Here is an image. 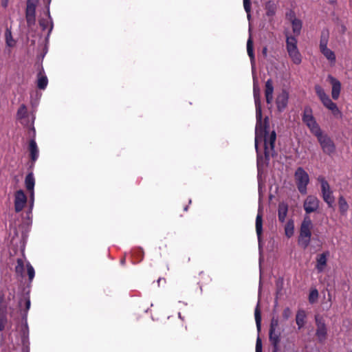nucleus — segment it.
<instances>
[{"label":"nucleus","instance_id":"nucleus-37","mask_svg":"<svg viewBox=\"0 0 352 352\" xmlns=\"http://www.w3.org/2000/svg\"><path fill=\"white\" fill-rule=\"evenodd\" d=\"M254 317L258 331H261V315L258 305L256 306L254 310Z\"/></svg>","mask_w":352,"mask_h":352},{"label":"nucleus","instance_id":"nucleus-52","mask_svg":"<svg viewBox=\"0 0 352 352\" xmlns=\"http://www.w3.org/2000/svg\"><path fill=\"white\" fill-rule=\"evenodd\" d=\"M162 281L164 283H166V279L164 278H159L158 280H157L158 285H160V283H162Z\"/></svg>","mask_w":352,"mask_h":352},{"label":"nucleus","instance_id":"nucleus-48","mask_svg":"<svg viewBox=\"0 0 352 352\" xmlns=\"http://www.w3.org/2000/svg\"><path fill=\"white\" fill-rule=\"evenodd\" d=\"M290 313V310L289 308H286L284 311H283V317L285 318V319H287L288 317H289V314Z\"/></svg>","mask_w":352,"mask_h":352},{"label":"nucleus","instance_id":"nucleus-45","mask_svg":"<svg viewBox=\"0 0 352 352\" xmlns=\"http://www.w3.org/2000/svg\"><path fill=\"white\" fill-rule=\"evenodd\" d=\"M256 352H262V341L260 337H258L256 339Z\"/></svg>","mask_w":352,"mask_h":352},{"label":"nucleus","instance_id":"nucleus-38","mask_svg":"<svg viewBox=\"0 0 352 352\" xmlns=\"http://www.w3.org/2000/svg\"><path fill=\"white\" fill-rule=\"evenodd\" d=\"M5 38L6 45L9 47H13L15 45V41L12 38V32L10 30L7 29L5 32Z\"/></svg>","mask_w":352,"mask_h":352},{"label":"nucleus","instance_id":"nucleus-49","mask_svg":"<svg viewBox=\"0 0 352 352\" xmlns=\"http://www.w3.org/2000/svg\"><path fill=\"white\" fill-rule=\"evenodd\" d=\"M9 0H1V6L4 8H6L8 6Z\"/></svg>","mask_w":352,"mask_h":352},{"label":"nucleus","instance_id":"nucleus-20","mask_svg":"<svg viewBox=\"0 0 352 352\" xmlns=\"http://www.w3.org/2000/svg\"><path fill=\"white\" fill-rule=\"evenodd\" d=\"M265 10L267 16L272 18L277 10V3L274 1H268L265 4Z\"/></svg>","mask_w":352,"mask_h":352},{"label":"nucleus","instance_id":"nucleus-54","mask_svg":"<svg viewBox=\"0 0 352 352\" xmlns=\"http://www.w3.org/2000/svg\"><path fill=\"white\" fill-rule=\"evenodd\" d=\"M125 262H126V258H125V256H124L121 260H120V263L121 265H124L125 264Z\"/></svg>","mask_w":352,"mask_h":352},{"label":"nucleus","instance_id":"nucleus-10","mask_svg":"<svg viewBox=\"0 0 352 352\" xmlns=\"http://www.w3.org/2000/svg\"><path fill=\"white\" fill-rule=\"evenodd\" d=\"M289 101V92L286 89H282L276 98V104L277 110L279 112H283L287 107Z\"/></svg>","mask_w":352,"mask_h":352},{"label":"nucleus","instance_id":"nucleus-36","mask_svg":"<svg viewBox=\"0 0 352 352\" xmlns=\"http://www.w3.org/2000/svg\"><path fill=\"white\" fill-rule=\"evenodd\" d=\"M314 89L316 94H317L321 102L326 99L327 97H329V96L325 93L324 90L320 85H315Z\"/></svg>","mask_w":352,"mask_h":352},{"label":"nucleus","instance_id":"nucleus-5","mask_svg":"<svg viewBox=\"0 0 352 352\" xmlns=\"http://www.w3.org/2000/svg\"><path fill=\"white\" fill-rule=\"evenodd\" d=\"M294 176L298 191L302 195H305L307 193V186L309 182L308 173L302 167H298Z\"/></svg>","mask_w":352,"mask_h":352},{"label":"nucleus","instance_id":"nucleus-18","mask_svg":"<svg viewBox=\"0 0 352 352\" xmlns=\"http://www.w3.org/2000/svg\"><path fill=\"white\" fill-rule=\"evenodd\" d=\"M274 85L271 78L265 82V96L267 104H270L273 101Z\"/></svg>","mask_w":352,"mask_h":352},{"label":"nucleus","instance_id":"nucleus-58","mask_svg":"<svg viewBox=\"0 0 352 352\" xmlns=\"http://www.w3.org/2000/svg\"><path fill=\"white\" fill-rule=\"evenodd\" d=\"M199 284H200V289H201L202 286H203V283H199Z\"/></svg>","mask_w":352,"mask_h":352},{"label":"nucleus","instance_id":"nucleus-32","mask_svg":"<svg viewBox=\"0 0 352 352\" xmlns=\"http://www.w3.org/2000/svg\"><path fill=\"white\" fill-rule=\"evenodd\" d=\"M329 33L328 30H323L321 32L320 39V45L319 47L322 48L327 47L328 41H329Z\"/></svg>","mask_w":352,"mask_h":352},{"label":"nucleus","instance_id":"nucleus-35","mask_svg":"<svg viewBox=\"0 0 352 352\" xmlns=\"http://www.w3.org/2000/svg\"><path fill=\"white\" fill-rule=\"evenodd\" d=\"M247 52L251 60V62L254 61V46H253V41L251 36L249 37L247 41Z\"/></svg>","mask_w":352,"mask_h":352},{"label":"nucleus","instance_id":"nucleus-51","mask_svg":"<svg viewBox=\"0 0 352 352\" xmlns=\"http://www.w3.org/2000/svg\"><path fill=\"white\" fill-rule=\"evenodd\" d=\"M162 281L164 283H166V279L164 278H159L158 280H157L158 285H160V283H162Z\"/></svg>","mask_w":352,"mask_h":352},{"label":"nucleus","instance_id":"nucleus-1","mask_svg":"<svg viewBox=\"0 0 352 352\" xmlns=\"http://www.w3.org/2000/svg\"><path fill=\"white\" fill-rule=\"evenodd\" d=\"M312 221L309 215H305L300 228L298 244L303 248L309 246L311 236Z\"/></svg>","mask_w":352,"mask_h":352},{"label":"nucleus","instance_id":"nucleus-30","mask_svg":"<svg viewBox=\"0 0 352 352\" xmlns=\"http://www.w3.org/2000/svg\"><path fill=\"white\" fill-rule=\"evenodd\" d=\"M289 57L295 65H300L302 62V56L298 49L291 51L288 53Z\"/></svg>","mask_w":352,"mask_h":352},{"label":"nucleus","instance_id":"nucleus-47","mask_svg":"<svg viewBox=\"0 0 352 352\" xmlns=\"http://www.w3.org/2000/svg\"><path fill=\"white\" fill-rule=\"evenodd\" d=\"M6 323L7 319L6 316L0 317V331H2L5 329Z\"/></svg>","mask_w":352,"mask_h":352},{"label":"nucleus","instance_id":"nucleus-8","mask_svg":"<svg viewBox=\"0 0 352 352\" xmlns=\"http://www.w3.org/2000/svg\"><path fill=\"white\" fill-rule=\"evenodd\" d=\"M276 139V134L274 131H272L269 136L266 135L263 139L264 142V153L265 158L269 160L270 156H273V153L274 152V145Z\"/></svg>","mask_w":352,"mask_h":352},{"label":"nucleus","instance_id":"nucleus-14","mask_svg":"<svg viewBox=\"0 0 352 352\" xmlns=\"http://www.w3.org/2000/svg\"><path fill=\"white\" fill-rule=\"evenodd\" d=\"M269 339L273 349L272 352H278L279 344L280 342V331L276 330H270Z\"/></svg>","mask_w":352,"mask_h":352},{"label":"nucleus","instance_id":"nucleus-11","mask_svg":"<svg viewBox=\"0 0 352 352\" xmlns=\"http://www.w3.org/2000/svg\"><path fill=\"white\" fill-rule=\"evenodd\" d=\"M31 131L32 132V138L29 142L28 150L30 151V159L32 164H34L38 157L39 151L35 140L36 131L34 127H32Z\"/></svg>","mask_w":352,"mask_h":352},{"label":"nucleus","instance_id":"nucleus-41","mask_svg":"<svg viewBox=\"0 0 352 352\" xmlns=\"http://www.w3.org/2000/svg\"><path fill=\"white\" fill-rule=\"evenodd\" d=\"M285 234L287 237H291L294 234V223L292 221H289L285 228Z\"/></svg>","mask_w":352,"mask_h":352},{"label":"nucleus","instance_id":"nucleus-25","mask_svg":"<svg viewBox=\"0 0 352 352\" xmlns=\"http://www.w3.org/2000/svg\"><path fill=\"white\" fill-rule=\"evenodd\" d=\"M320 51L331 64H334L336 63V54L331 50L329 49L327 47H325L320 48Z\"/></svg>","mask_w":352,"mask_h":352},{"label":"nucleus","instance_id":"nucleus-56","mask_svg":"<svg viewBox=\"0 0 352 352\" xmlns=\"http://www.w3.org/2000/svg\"><path fill=\"white\" fill-rule=\"evenodd\" d=\"M188 205H186V206H185L184 207V211H186H186H188Z\"/></svg>","mask_w":352,"mask_h":352},{"label":"nucleus","instance_id":"nucleus-44","mask_svg":"<svg viewBox=\"0 0 352 352\" xmlns=\"http://www.w3.org/2000/svg\"><path fill=\"white\" fill-rule=\"evenodd\" d=\"M278 327V318H272L270 322V330H276Z\"/></svg>","mask_w":352,"mask_h":352},{"label":"nucleus","instance_id":"nucleus-23","mask_svg":"<svg viewBox=\"0 0 352 352\" xmlns=\"http://www.w3.org/2000/svg\"><path fill=\"white\" fill-rule=\"evenodd\" d=\"M288 211V206L287 204L282 202L278 204V217L280 222L283 223L285 221Z\"/></svg>","mask_w":352,"mask_h":352},{"label":"nucleus","instance_id":"nucleus-33","mask_svg":"<svg viewBox=\"0 0 352 352\" xmlns=\"http://www.w3.org/2000/svg\"><path fill=\"white\" fill-rule=\"evenodd\" d=\"M338 207L342 214H344L349 210V205L343 196L338 198Z\"/></svg>","mask_w":352,"mask_h":352},{"label":"nucleus","instance_id":"nucleus-22","mask_svg":"<svg viewBox=\"0 0 352 352\" xmlns=\"http://www.w3.org/2000/svg\"><path fill=\"white\" fill-rule=\"evenodd\" d=\"M43 69H42L37 75V87L39 89H45L48 84V79L47 76L43 74Z\"/></svg>","mask_w":352,"mask_h":352},{"label":"nucleus","instance_id":"nucleus-9","mask_svg":"<svg viewBox=\"0 0 352 352\" xmlns=\"http://www.w3.org/2000/svg\"><path fill=\"white\" fill-rule=\"evenodd\" d=\"M320 206V200L314 195H308L303 203V208L307 214H309L316 212Z\"/></svg>","mask_w":352,"mask_h":352},{"label":"nucleus","instance_id":"nucleus-39","mask_svg":"<svg viewBox=\"0 0 352 352\" xmlns=\"http://www.w3.org/2000/svg\"><path fill=\"white\" fill-rule=\"evenodd\" d=\"M17 118L23 119L28 116V109L25 104H21L17 111Z\"/></svg>","mask_w":352,"mask_h":352},{"label":"nucleus","instance_id":"nucleus-53","mask_svg":"<svg viewBox=\"0 0 352 352\" xmlns=\"http://www.w3.org/2000/svg\"><path fill=\"white\" fill-rule=\"evenodd\" d=\"M327 3H329V4H335L337 1V0H327Z\"/></svg>","mask_w":352,"mask_h":352},{"label":"nucleus","instance_id":"nucleus-28","mask_svg":"<svg viewBox=\"0 0 352 352\" xmlns=\"http://www.w3.org/2000/svg\"><path fill=\"white\" fill-rule=\"evenodd\" d=\"M144 256V252L142 248H138L133 250L132 252V257H133V263H138L141 262Z\"/></svg>","mask_w":352,"mask_h":352},{"label":"nucleus","instance_id":"nucleus-55","mask_svg":"<svg viewBox=\"0 0 352 352\" xmlns=\"http://www.w3.org/2000/svg\"><path fill=\"white\" fill-rule=\"evenodd\" d=\"M199 276H201V277H203V276H206V278H207V279H208L209 280H211V279H210V278L207 275H206L204 272H201V273L199 274Z\"/></svg>","mask_w":352,"mask_h":352},{"label":"nucleus","instance_id":"nucleus-6","mask_svg":"<svg viewBox=\"0 0 352 352\" xmlns=\"http://www.w3.org/2000/svg\"><path fill=\"white\" fill-rule=\"evenodd\" d=\"M318 181L320 183L321 192L323 200L328 204L329 207L332 206L334 202L333 192L330 188L328 182L322 176L318 178Z\"/></svg>","mask_w":352,"mask_h":352},{"label":"nucleus","instance_id":"nucleus-13","mask_svg":"<svg viewBox=\"0 0 352 352\" xmlns=\"http://www.w3.org/2000/svg\"><path fill=\"white\" fill-rule=\"evenodd\" d=\"M328 80L332 86L331 96L333 100H338L341 91L340 82L331 75L328 76Z\"/></svg>","mask_w":352,"mask_h":352},{"label":"nucleus","instance_id":"nucleus-29","mask_svg":"<svg viewBox=\"0 0 352 352\" xmlns=\"http://www.w3.org/2000/svg\"><path fill=\"white\" fill-rule=\"evenodd\" d=\"M15 273L18 276L23 278L25 276V264L23 258L16 259V265L15 266Z\"/></svg>","mask_w":352,"mask_h":352},{"label":"nucleus","instance_id":"nucleus-24","mask_svg":"<svg viewBox=\"0 0 352 352\" xmlns=\"http://www.w3.org/2000/svg\"><path fill=\"white\" fill-rule=\"evenodd\" d=\"M297 43L298 41L295 36H287L286 50L287 53H290L291 51L298 49Z\"/></svg>","mask_w":352,"mask_h":352},{"label":"nucleus","instance_id":"nucleus-34","mask_svg":"<svg viewBox=\"0 0 352 352\" xmlns=\"http://www.w3.org/2000/svg\"><path fill=\"white\" fill-rule=\"evenodd\" d=\"M292 30L296 36H298L300 34L302 29V21L298 19H294L292 21Z\"/></svg>","mask_w":352,"mask_h":352},{"label":"nucleus","instance_id":"nucleus-31","mask_svg":"<svg viewBox=\"0 0 352 352\" xmlns=\"http://www.w3.org/2000/svg\"><path fill=\"white\" fill-rule=\"evenodd\" d=\"M305 318L306 314L304 310H299L296 316V322L298 327V329H300L305 323Z\"/></svg>","mask_w":352,"mask_h":352},{"label":"nucleus","instance_id":"nucleus-60","mask_svg":"<svg viewBox=\"0 0 352 352\" xmlns=\"http://www.w3.org/2000/svg\"><path fill=\"white\" fill-rule=\"evenodd\" d=\"M350 352H352V351H350Z\"/></svg>","mask_w":352,"mask_h":352},{"label":"nucleus","instance_id":"nucleus-26","mask_svg":"<svg viewBox=\"0 0 352 352\" xmlns=\"http://www.w3.org/2000/svg\"><path fill=\"white\" fill-rule=\"evenodd\" d=\"M256 232L258 239L260 240L263 232V215L259 210L256 218Z\"/></svg>","mask_w":352,"mask_h":352},{"label":"nucleus","instance_id":"nucleus-21","mask_svg":"<svg viewBox=\"0 0 352 352\" xmlns=\"http://www.w3.org/2000/svg\"><path fill=\"white\" fill-rule=\"evenodd\" d=\"M253 94H254V103H255V107H256V111H258V113H259L260 110H261V94H260V89H259L258 86L257 85H256L255 82H254Z\"/></svg>","mask_w":352,"mask_h":352},{"label":"nucleus","instance_id":"nucleus-42","mask_svg":"<svg viewBox=\"0 0 352 352\" xmlns=\"http://www.w3.org/2000/svg\"><path fill=\"white\" fill-rule=\"evenodd\" d=\"M318 298V292L316 289L311 290L309 295V301L311 304H313L317 301Z\"/></svg>","mask_w":352,"mask_h":352},{"label":"nucleus","instance_id":"nucleus-2","mask_svg":"<svg viewBox=\"0 0 352 352\" xmlns=\"http://www.w3.org/2000/svg\"><path fill=\"white\" fill-rule=\"evenodd\" d=\"M256 111V124L255 127V148L258 150V142H261L265 136L268 135L269 124L267 118L262 122V111Z\"/></svg>","mask_w":352,"mask_h":352},{"label":"nucleus","instance_id":"nucleus-40","mask_svg":"<svg viewBox=\"0 0 352 352\" xmlns=\"http://www.w3.org/2000/svg\"><path fill=\"white\" fill-rule=\"evenodd\" d=\"M26 267H27V274L28 276L29 280H30V282H32L33 278H34V275H35L34 269L29 262H27Z\"/></svg>","mask_w":352,"mask_h":352},{"label":"nucleus","instance_id":"nucleus-7","mask_svg":"<svg viewBox=\"0 0 352 352\" xmlns=\"http://www.w3.org/2000/svg\"><path fill=\"white\" fill-rule=\"evenodd\" d=\"M38 0H27L25 9V19L28 27H31L36 22V8Z\"/></svg>","mask_w":352,"mask_h":352},{"label":"nucleus","instance_id":"nucleus-4","mask_svg":"<svg viewBox=\"0 0 352 352\" xmlns=\"http://www.w3.org/2000/svg\"><path fill=\"white\" fill-rule=\"evenodd\" d=\"M302 120L313 135H315L322 131L313 116V111L310 107L306 106L304 108Z\"/></svg>","mask_w":352,"mask_h":352},{"label":"nucleus","instance_id":"nucleus-19","mask_svg":"<svg viewBox=\"0 0 352 352\" xmlns=\"http://www.w3.org/2000/svg\"><path fill=\"white\" fill-rule=\"evenodd\" d=\"M35 184V179L32 172L29 173L25 179V185L27 190L30 192L31 196L34 195V188Z\"/></svg>","mask_w":352,"mask_h":352},{"label":"nucleus","instance_id":"nucleus-50","mask_svg":"<svg viewBox=\"0 0 352 352\" xmlns=\"http://www.w3.org/2000/svg\"><path fill=\"white\" fill-rule=\"evenodd\" d=\"M262 54L263 55L266 57L267 56V47H264L262 50Z\"/></svg>","mask_w":352,"mask_h":352},{"label":"nucleus","instance_id":"nucleus-16","mask_svg":"<svg viewBox=\"0 0 352 352\" xmlns=\"http://www.w3.org/2000/svg\"><path fill=\"white\" fill-rule=\"evenodd\" d=\"M322 103L326 108H327L329 110L331 111V113L335 117H342V112L338 109L337 104L331 100L329 96L324 99L323 101H322Z\"/></svg>","mask_w":352,"mask_h":352},{"label":"nucleus","instance_id":"nucleus-59","mask_svg":"<svg viewBox=\"0 0 352 352\" xmlns=\"http://www.w3.org/2000/svg\"><path fill=\"white\" fill-rule=\"evenodd\" d=\"M188 204H191V200L190 199L188 201Z\"/></svg>","mask_w":352,"mask_h":352},{"label":"nucleus","instance_id":"nucleus-43","mask_svg":"<svg viewBox=\"0 0 352 352\" xmlns=\"http://www.w3.org/2000/svg\"><path fill=\"white\" fill-rule=\"evenodd\" d=\"M243 7L244 10L248 14V17H250V12H251V1L250 0H243Z\"/></svg>","mask_w":352,"mask_h":352},{"label":"nucleus","instance_id":"nucleus-27","mask_svg":"<svg viewBox=\"0 0 352 352\" xmlns=\"http://www.w3.org/2000/svg\"><path fill=\"white\" fill-rule=\"evenodd\" d=\"M47 16L50 19V21L47 19H41L39 20V25L41 26V28L43 30H45V29H47L48 28V26L50 25V29L48 31V34H50L53 29V22H52L49 10L47 11Z\"/></svg>","mask_w":352,"mask_h":352},{"label":"nucleus","instance_id":"nucleus-15","mask_svg":"<svg viewBox=\"0 0 352 352\" xmlns=\"http://www.w3.org/2000/svg\"><path fill=\"white\" fill-rule=\"evenodd\" d=\"M316 335L318 337L320 342L324 341L327 338V327L325 323L321 320L318 319V318H316Z\"/></svg>","mask_w":352,"mask_h":352},{"label":"nucleus","instance_id":"nucleus-17","mask_svg":"<svg viewBox=\"0 0 352 352\" xmlns=\"http://www.w3.org/2000/svg\"><path fill=\"white\" fill-rule=\"evenodd\" d=\"M329 255V252L326 251L322 254L317 255L316 257V268L318 272H322L324 271V267L327 263V256Z\"/></svg>","mask_w":352,"mask_h":352},{"label":"nucleus","instance_id":"nucleus-12","mask_svg":"<svg viewBox=\"0 0 352 352\" xmlns=\"http://www.w3.org/2000/svg\"><path fill=\"white\" fill-rule=\"evenodd\" d=\"M27 202V197L23 190H19L15 192L14 210L16 212H21L25 207Z\"/></svg>","mask_w":352,"mask_h":352},{"label":"nucleus","instance_id":"nucleus-3","mask_svg":"<svg viewBox=\"0 0 352 352\" xmlns=\"http://www.w3.org/2000/svg\"><path fill=\"white\" fill-rule=\"evenodd\" d=\"M320 145L322 152L329 155L332 156L335 154L336 146L333 140L327 135L323 134L322 131H320L315 135Z\"/></svg>","mask_w":352,"mask_h":352},{"label":"nucleus","instance_id":"nucleus-57","mask_svg":"<svg viewBox=\"0 0 352 352\" xmlns=\"http://www.w3.org/2000/svg\"><path fill=\"white\" fill-rule=\"evenodd\" d=\"M178 316H179V318L182 320H184V318H183V317L182 316V315H181V313H180V312H179V313H178Z\"/></svg>","mask_w":352,"mask_h":352},{"label":"nucleus","instance_id":"nucleus-46","mask_svg":"<svg viewBox=\"0 0 352 352\" xmlns=\"http://www.w3.org/2000/svg\"><path fill=\"white\" fill-rule=\"evenodd\" d=\"M24 302L25 304V311H28L30 307V300L29 298H24L21 300L19 302V306L21 307L22 302Z\"/></svg>","mask_w":352,"mask_h":352}]
</instances>
